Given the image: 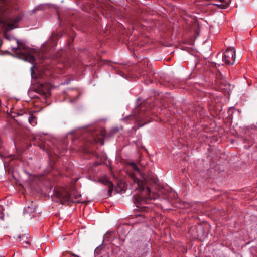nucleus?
Here are the masks:
<instances>
[{
  "label": "nucleus",
  "instance_id": "1",
  "mask_svg": "<svg viewBox=\"0 0 257 257\" xmlns=\"http://www.w3.org/2000/svg\"><path fill=\"white\" fill-rule=\"evenodd\" d=\"M131 177L140 191V193L137 194L135 198L137 209L148 212L152 209L153 201L158 198V195L150 191L144 180L139 179L134 174H131Z\"/></svg>",
  "mask_w": 257,
  "mask_h": 257
},
{
  "label": "nucleus",
  "instance_id": "2",
  "mask_svg": "<svg viewBox=\"0 0 257 257\" xmlns=\"http://www.w3.org/2000/svg\"><path fill=\"white\" fill-rule=\"evenodd\" d=\"M11 5L10 0H0V24L2 25V28L5 31L15 28V24L22 19L20 15L15 18L7 17L12 12Z\"/></svg>",
  "mask_w": 257,
  "mask_h": 257
},
{
  "label": "nucleus",
  "instance_id": "3",
  "mask_svg": "<svg viewBox=\"0 0 257 257\" xmlns=\"http://www.w3.org/2000/svg\"><path fill=\"white\" fill-rule=\"evenodd\" d=\"M54 195L57 198L56 201L61 204L68 203L69 202H79V199L81 197V194L75 191H73L70 194L65 189L55 192Z\"/></svg>",
  "mask_w": 257,
  "mask_h": 257
},
{
  "label": "nucleus",
  "instance_id": "4",
  "mask_svg": "<svg viewBox=\"0 0 257 257\" xmlns=\"http://www.w3.org/2000/svg\"><path fill=\"white\" fill-rule=\"evenodd\" d=\"M17 45L16 47H12V50L14 53L20 55L25 60L34 63L36 60L34 56L32 54L30 50L19 40L16 39Z\"/></svg>",
  "mask_w": 257,
  "mask_h": 257
},
{
  "label": "nucleus",
  "instance_id": "5",
  "mask_svg": "<svg viewBox=\"0 0 257 257\" xmlns=\"http://www.w3.org/2000/svg\"><path fill=\"white\" fill-rule=\"evenodd\" d=\"M235 60V50L233 48H227L222 55V61L227 65H231L234 63Z\"/></svg>",
  "mask_w": 257,
  "mask_h": 257
},
{
  "label": "nucleus",
  "instance_id": "6",
  "mask_svg": "<svg viewBox=\"0 0 257 257\" xmlns=\"http://www.w3.org/2000/svg\"><path fill=\"white\" fill-rule=\"evenodd\" d=\"M49 89L45 88L43 85H41L40 88H39L38 89V93H39L44 97H47V96L49 95Z\"/></svg>",
  "mask_w": 257,
  "mask_h": 257
},
{
  "label": "nucleus",
  "instance_id": "7",
  "mask_svg": "<svg viewBox=\"0 0 257 257\" xmlns=\"http://www.w3.org/2000/svg\"><path fill=\"white\" fill-rule=\"evenodd\" d=\"M35 205L32 203H31L30 205H28L27 207H25L24 209V213L31 214L35 212Z\"/></svg>",
  "mask_w": 257,
  "mask_h": 257
},
{
  "label": "nucleus",
  "instance_id": "8",
  "mask_svg": "<svg viewBox=\"0 0 257 257\" xmlns=\"http://www.w3.org/2000/svg\"><path fill=\"white\" fill-rule=\"evenodd\" d=\"M128 164L133 170L138 173L140 176H142V174L139 168L134 162H130Z\"/></svg>",
  "mask_w": 257,
  "mask_h": 257
},
{
  "label": "nucleus",
  "instance_id": "9",
  "mask_svg": "<svg viewBox=\"0 0 257 257\" xmlns=\"http://www.w3.org/2000/svg\"><path fill=\"white\" fill-rule=\"evenodd\" d=\"M29 122L32 126H35L37 124L36 117L33 115L31 114L29 117Z\"/></svg>",
  "mask_w": 257,
  "mask_h": 257
},
{
  "label": "nucleus",
  "instance_id": "10",
  "mask_svg": "<svg viewBox=\"0 0 257 257\" xmlns=\"http://www.w3.org/2000/svg\"><path fill=\"white\" fill-rule=\"evenodd\" d=\"M28 238V235L26 234H22V235H19L17 237V239L20 242H22V243H28V241L26 240V239Z\"/></svg>",
  "mask_w": 257,
  "mask_h": 257
},
{
  "label": "nucleus",
  "instance_id": "11",
  "mask_svg": "<svg viewBox=\"0 0 257 257\" xmlns=\"http://www.w3.org/2000/svg\"><path fill=\"white\" fill-rule=\"evenodd\" d=\"M136 218H138L137 221H139V222H144L145 221L144 217L142 214H138L136 215Z\"/></svg>",
  "mask_w": 257,
  "mask_h": 257
},
{
  "label": "nucleus",
  "instance_id": "12",
  "mask_svg": "<svg viewBox=\"0 0 257 257\" xmlns=\"http://www.w3.org/2000/svg\"><path fill=\"white\" fill-rule=\"evenodd\" d=\"M5 38L7 39L8 40H10V38L9 36H8L6 34L5 35Z\"/></svg>",
  "mask_w": 257,
  "mask_h": 257
},
{
  "label": "nucleus",
  "instance_id": "13",
  "mask_svg": "<svg viewBox=\"0 0 257 257\" xmlns=\"http://www.w3.org/2000/svg\"><path fill=\"white\" fill-rule=\"evenodd\" d=\"M71 257H79V256H77V255H74V254H73V255H72Z\"/></svg>",
  "mask_w": 257,
  "mask_h": 257
},
{
  "label": "nucleus",
  "instance_id": "14",
  "mask_svg": "<svg viewBox=\"0 0 257 257\" xmlns=\"http://www.w3.org/2000/svg\"><path fill=\"white\" fill-rule=\"evenodd\" d=\"M145 123H146V122H145V123L143 124V125L144 124H145ZM142 126V125H140V126Z\"/></svg>",
  "mask_w": 257,
  "mask_h": 257
},
{
  "label": "nucleus",
  "instance_id": "15",
  "mask_svg": "<svg viewBox=\"0 0 257 257\" xmlns=\"http://www.w3.org/2000/svg\"><path fill=\"white\" fill-rule=\"evenodd\" d=\"M0 257H4V256H0Z\"/></svg>",
  "mask_w": 257,
  "mask_h": 257
}]
</instances>
